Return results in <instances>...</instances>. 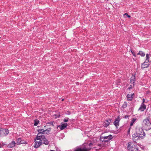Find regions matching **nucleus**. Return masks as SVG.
<instances>
[{
  "label": "nucleus",
  "mask_w": 151,
  "mask_h": 151,
  "mask_svg": "<svg viewBox=\"0 0 151 151\" xmlns=\"http://www.w3.org/2000/svg\"><path fill=\"white\" fill-rule=\"evenodd\" d=\"M38 136L36 137V138L35 139V145L34 146L35 147L37 148L42 144L47 145H48L49 143V141L45 138V135H42L41 136Z\"/></svg>",
  "instance_id": "f257e3e1"
},
{
  "label": "nucleus",
  "mask_w": 151,
  "mask_h": 151,
  "mask_svg": "<svg viewBox=\"0 0 151 151\" xmlns=\"http://www.w3.org/2000/svg\"><path fill=\"white\" fill-rule=\"evenodd\" d=\"M142 125V127L146 130H148L151 129V123L148 118L143 120Z\"/></svg>",
  "instance_id": "f03ea898"
},
{
  "label": "nucleus",
  "mask_w": 151,
  "mask_h": 151,
  "mask_svg": "<svg viewBox=\"0 0 151 151\" xmlns=\"http://www.w3.org/2000/svg\"><path fill=\"white\" fill-rule=\"evenodd\" d=\"M127 148L129 151H139L138 147L134 142H128Z\"/></svg>",
  "instance_id": "7ed1b4c3"
},
{
  "label": "nucleus",
  "mask_w": 151,
  "mask_h": 151,
  "mask_svg": "<svg viewBox=\"0 0 151 151\" xmlns=\"http://www.w3.org/2000/svg\"><path fill=\"white\" fill-rule=\"evenodd\" d=\"M113 138L112 135L110 134L107 136L101 137L100 140L102 142H108Z\"/></svg>",
  "instance_id": "20e7f679"
},
{
  "label": "nucleus",
  "mask_w": 151,
  "mask_h": 151,
  "mask_svg": "<svg viewBox=\"0 0 151 151\" xmlns=\"http://www.w3.org/2000/svg\"><path fill=\"white\" fill-rule=\"evenodd\" d=\"M38 133L37 134L36 137L39 136H41L42 135H44V134H48L50 131L49 129H47L44 130L43 129H40L37 130Z\"/></svg>",
  "instance_id": "39448f33"
},
{
  "label": "nucleus",
  "mask_w": 151,
  "mask_h": 151,
  "mask_svg": "<svg viewBox=\"0 0 151 151\" xmlns=\"http://www.w3.org/2000/svg\"><path fill=\"white\" fill-rule=\"evenodd\" d=\"M137 133L138 136L140 138H142L145 135V133L143 129L141 128H139L137 130Z\"/></svg>",
  "instance_id": "423d86ee"
},
{
  "label": "nucleus",
  "mask_w": 151,
  "mask_h": 151,
  "mask_svg": "<svg viewBox=\"0 0 151 151\" xmlns=\"http://www.w3.org/2000/svg\"><path fill=\"white\" fill-rule=\"evenodd\" d=\"M9 133V130L7 129H2L0 130V134L1 136H5L7 135Z\"/></svg>",
  "instance_id": "0eeeda50"
},
{
  "label": "nucleus",
  "mask_w": 151,
  "mask_h": 151,
  "mask_svg": "<svg viewBox=\"0 0 151 151\" xmlns=\"http://www.w3.org/2000/svg\"><path fill=\"white\" fill-rule=\"evenodd\" d=\"M112 122V119L109 118L105 120L103 124V126L104 127H107Z\"/></svg>",
  "instance_id": "6e6552de"
},
{
  "label": "nucleus",
  "mask_w": 151,
  "mask_h": 151,
  "mask_svg": "<svg viewBox=\"0 0 151 151\" xmlns=\"http://www.w3.org/2000/svg\"><path fill=\"white\" fill-rule=\"evenodd\" d=\"M91 149V148H87L83 147L81 148L79 147H77L74 151H88Z\"/></svg>",
  "instance_id": "1a4fd4ad"
},
{
  "label": "nucleus",
  "mask_w": 151,
  "mask_h": 151,
  "mask_svg": "<svg viewBox=\"0 0 151 151\" xmlns=\"http://www.w3.org/2000/svg\"><path fill=\"white\" fill-rule=\"evenodd\" d=\"M120 121V117L119 116H118L117 118L115 119V121L114 122V124L115 126L116 127L119 125V122Z\"/></svg>",
  "instance_id": "9d476101"
},
{
  "label": "nucleus",
  "mask_w": 151,
  "mask_h": 151,
  "mask_svg": "<svg viewBox=\"0 0 151 151\" xmlns=\"http://www.w3.org/2000/svg\"><path fill=\"white\" fill-rule=\"evenodd\" d=\"M149 64L148 63V62L145 61L144 63L141 64V68L143 69L144 68H147L149 66Z\"/></svg>",
  "instance_id": "9b49d317"
},
{
  "label": "nucleus",
  "mask_w": 151,
  "mask_h": 151,
  "mask_svg": "<svg viewBox=\"0 0 151 151\" xmlns=\"http://www.w3.org/2000/svg\"><path fill=\"white\" fill-rule=\"evenodd\" d=\"M140 137L138 136L137 133L134 134L132 135V140L135 142V141L138 139Z\"/></svg>",
  "instance_id": "f8f14e48"
},
{
  "label": "nucleus",
  "mask_w": 151,
  "mask_h": 151,
  "mask_svg": "<svg viewBox=\"0 0 151 151\" xmlns=\"http://www.w3.org/2000/svg\"><path fill=\"white\" fill-rule=\"evenodd\" d=\"M16 144V142L14 141H12L11 142L8 144L7 147L9 148H12L14 147Z\"/></svg>",
  "instance_id": "ddd939ff"
},
{
  "label": "nucleus",
  "mask_w": 151,
  "mask_h": 151,
  "mask_svg": "<svg viewBox=\"0 0 151 151\" xmlns=\"http://www.w3.org/2000/svg\"><path fill=\"white\" fill-rule=\"evenodd\" d=\"M146 109V106L144 104H141L140 107L139 109V110H140L141 111H144Z\"/></svg>",
  "instance_id": "4468645a"
},
{
  "label": "nucleus",
  "mask_w": 151,
  "mask_h": 151,
  "mask_svg": "<svg viewBox=\"0 0 151 151\" xmlns=\"http://www.w3.org/2000/svg\"><path fill=\"white\" fill-rule=\"evenodd\" d=\"M135 81V78L134 76H132L131 78V83L133 84V86H134V83Z\"/></svg>",
  "instance_id": "2eb2a0df"
},
{
  "label": "nucleus",
  "mask_w": 151,
  "mask_h": 151,
  "mask_svg": "<svg viewBox=\"0 0 151 151\" xmlns=\"http://www.w3.org/2000/svg\"><path fill=\"white\" fill-rule=\"evenodd\" d=\"M68 124L66 123H65L62 124L61 125L60 129L62 130L65 129L67 126Z\"/></svg>",
  "instance_id": "dca6fc26"
},
{
  "label": "nucleus",
  "mask_w": 151,
  "mask_h": 151,
  "mask_svg": "<svg viewBox=\"0 0 151 151\" xmlns=\"http://www.w3.org/2000/svg\"><path fill=\"white\" fill-rule=\"evenodd\" d=\"M137 55H140L142 57H144L145 55L144 52L141 51H139Z\"/></svg>",
  "instance_id": "f3484780"
},
{
  "label": "nucleus",
  "mask_w": 151,
  "mask_h": 151,
  "mask_svg": "<svg viewBox=\"0 0 151 151\" xmlns=\"http://www.w3.org/2000/svg\"><path fill=\"white\" fill-rule=\"evenodd\" d=\"M132 94H128L127 96V98L129 100V101H131L132 100Z\"/></svg>",
  "instance_id": "a211bd4d"
},
{
  "label": "nucleus",
  "mask_w": 151,
  "mask_h": 151,
  "mask_svg": "<svg viewBox=\"0 0 151 151\" xmlns=\"http://www.w3.org/2000/svg\"><path fill=\"white\" fill-rule=\"evenodd\" d=\"M22 141L21 138H19L17 139V144L18 145H19L21 144V142Z\"/></svg>",
  "instance_id": "6ab92c4d"
},
{
  "label": "nucleus",
  "mask_w": 151,
  "mask_h": 151,
  "mask_svg": "<svg viewBox=\"0 0 151 151\" xmlns=\"http://www.w3.org/2000/svg\"><path fill=\"white\" fill-rule=\"evenodd\" d=\"M136 120V119L135 118H134L132 119V120L131 122V123L130 124V126H132L133 125L134 123L135 122Z\"/></svg>",
  "instance_id": "aec40b11"
},
{
  "label": "nucleus",
  "mask_w": 151,
  "mask_h": 151,
  "mask_svg": "<svg viewBox=\"0 0 151 151\" xmlns=\"http://www.w3.org/2000/svg\"><path fill=\"white\" fill-rule=\"evenodd\" d=\"M39 123V121L37 119H35V123L34 125L35 126H37L38 124Z\"/></svg>",
  "instance_id": "412c9836"
},
{
  "label": "nucleus",
  "mask_w": 151,
  "mask_h": 151,
  "mask_svg": "<svg viewBox=\"0 0 151 151\" xmlns=\"http://www.w3.org/2000/svg\"><path fill=\"white\" fill-rule=\"evenodd\" d=\"M127 103L126 102H124V103L123 104L122 107L123 108H125L127 106Z\"/></svg>",
  "instance_id": "4be33fe9"
},
{
  "label": "nucleus",
  "mask_w": 151,
  "mask_h": 151,
  "mask_svg": "<svg viewBox=\"0 0 151 151\" xmlns=\"http://www.w3.org/2000/svg\"><path fill=\"white\" fill-rule=\"evenodd\" d=\"M146 61L149 62V55L148 54H147L146 55Z\"/></svg>",
  "instance_id": "5701e85b"
},
{
  "label": "nucleus",
  "mask_w": 151,
  "mask_h": 151,
  "mask_svg": "<svg viewBox=\"0 0 151 151\" xmlns=\"http://www.w3.org/2000/svg\"><path fill=\"white\" fill-rule=\"evenodd\" d=\"M69 119L68 118H65L63 120V121L65 122H67L68 121Z\"/></svg>",
  "instance_id": "b1692460"
},
{
  "label": "nucleus",
  "mask_w": 151,
  "mask_h": 151,
  "mask_svg": "<svg viewBox=\"0 0 151 151\" xmlns=\"http://www.w3.org/2000/svg\"><path fill=\"white\" fill-rule=\"evenodd\" d=\"M65 113L66 114L70 115V114H71V112H70V111H66L65 112Z\"/></svg>",
  "instance_id": "393cba45"
},
{
  "label": "nucleus",
  "mask_w": 151,
  "mask_h": 151,
  "mask_svg": "<svg viewBox=\"0 0 151 151\" xmlns=\"http://www.w3.org/2000/svg\"><path fill=\"white\" fill-rule=\"evenodd\" d=\"M125 15L128 18H130L131 17V16L130 15H129L127 13H125L124 15V16Z\"/></svg>",
  "instance_id": "a878e982"
},
{
  "label": "nucleus",
  "mask_w": 151,
  "mask_h": 151,
  "mask_svg": "<svg viewBox=\"0 0 151 151\" xmlns=\"http://www.w3.org/2000/svg\"><path fill=\"white\" fill-rule=\"evenodd\" d=\"M21 144H27L26 142V141H24V140H22L21 142Z\"/></svg>",
  "instance_id": "bb28decb"
},
{
  "label": "nucleus",
  "mask_w": 151,
  "mask_h": 151,
  "mask_svg": "<svg viewBox=\"0 0 151 151\" xmlns=\"http://www.w3.org/2000/svg\"><path fill=\"white\" fill-rule=\"evenodd\" d=\"M133 86L132 85H130V86L128 87V89L130 90L132 88Z\"/></svg>",
  "instance_id": "cd10ccee"
},
{
  "label": "nucleus",
  "mask_w": 151,
  "mask_h": 151,
  "mask_svg": "<svg viewBox=\"0 0 151 151\" xmlns=\"http://www.w3.org/2000/svg\"><path fill=\"white\" fill-rule=\"evenodd\" d=\"M92 145H93V144L92 143H90L89 144V148H91V146H92Z\"/></svg>",
  "instance_id": "c85d7f7f"
},
{
  "label": "nucleus",
  "mask_w": 151,
  "mask_h": 151,
  "mask_svg": "<svg viewBox=\"0 0 151 151\" xmlns=\"http://www.w3.org/2000/svg\"><path fill=\"white\" fill-rule=\"evenodd\" d=\"M131 52L132 53L133 55H134V57H136V55L134 52L132 51V50H131Z\"/></svg>",
  "instance_id": "c756f323"
},
{
  "label": "nucleus",
  "mask_w": 151,
  "mask_h": 151,
  "mask_svg": "<svg viewBox=\"0 0 151 151\" xmlns=\"http://www.w3.org/2000/svg\"><path fill=\"white\" fill-rule=\"evenodd\" d=\"M145 100L144 99H142V104H144V103L145 102Z\"/></svg>",
  "instance_id": "7c9ffc66"
},
{
  "label": "nucleus",
  "mask_w": 151,
  "mask_h": 151,
  "mask_svg": "<svg viewBox=\"0 0 151 151\" xmlns=\"http://www.w3.org/2000/svg\"><path fill=\"white\" fill-rule=\"evenodd\" d=\"M129 117V116L128 115H125L124 116L123 118L125 119H127Z\"/></svg>",
  "instance_id": "2f4dec72"
},
{
  "label": "nucleus",
  "mask_w": 151,
  "mask_h": 151,
  "mask_svg": "<svg viewBox=\"0 0 151 151\" xmlns=\"http://www.w3.org/2000/svg\"><path fill=\"white\" fill-rule=\"evenodd\" d=\"M130 127L128 129V134H129L130 132Z\"/></svg>",
  "instance_id": "473e14b6"
},
{
  "label": "nucleus",
  "mask_w": 151,
  "mask_h": 151,
  "mask_svg": "<svg viewBox=\"0 0 151 151\" xmlns=\"http://www.w3.org/2000/svg\"><path fill=\"white\" fill-rule=\"evenodd\" d=\"M48 124H51L52 125V126H53V123L52 122H50L49 123H48Z\"/></svg>",
  "instance_id": "72a5a7b5"
},
{
  "label": "nucleus",
  "mask_w": 151,
  "mask_h": 151,
  "mask_svg": "<svg viewBox=\"0 0 151 151\" xmlns=\"http://www.w3.org/2000/svg\"><path fill=\"white\" fill-rule=\"evenodd\" d=\"M3 146V145H1V143H0V148L2 147Z\"/></svg>",
  "instance_id": "f704fd0d"
},
{
  "label": "nucleus",
  "mask_w": 151,
  "mask_h": 151,
  "mask_svg": "<svg viewBox=\"0 0 151 151\" xmlns=\"http://www.w3.org/2000/svg\"><path fill=\"white\" fill-rule=\"evenodd\" d=\"M50 151H55L54 150H51Z\"/></svg>",
  "instance_id": "c9c22d12"
},
{
  "label": "nucleus",
  "mask_w": 151,
  "mask_h": 151,
  "mask_svg": "<svg viewBox=\"0 0 151 151\" xmlns=\"http://www.w3.org/2000/svg\"><path fill=\"white\" fill-rule=\"evenodd\" d=\"M63 100H64V99H62V101H63Z\"/></svg>",
  "instance_id": "e433bc0d"
}]
</instances>
